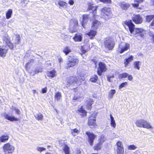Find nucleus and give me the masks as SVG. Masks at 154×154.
I'll list each match as a JSON object with an SVG mask.
<instances>
[{
    "label": "nucleus",
    "mask_w": 154,
    "mask_h": 154,
    "mask_svg": "<svg viewBox=\"0 0 154 154\" xmlns=\"http://www.w3.org/2000/svg\"><path fill=\"white\" fill-rule=\"evenodd\" d=\"M125 24L128 27L131 34L134 35L138 39H140L143 37L145 33V30L142 28L135 29V26L132 23L131 20L125 21Z\"/></svg>",
    "instance_id": "obj_1"
},
{
    "label": "nucleus",
    "mask_w": 154,
    "mask_h": 154,
    "mask_svg": "<svg viewBox=\"0 0 154 154\" xmlns=\"http://www.w3.org/2000/svg\"><path fill=\"white\" fill-rule=\"evenodd\" d=\"M100 11H101V17L106 20L111 17V11L110 8L104 7L101 9Z\"/></svg>",
    "instance_id": "obj_2"
},
{
    "label": "nucleus",
    "mask_w": 154,
    "mask_h": 154,
    "mask_svg": "<svg viewBox=\"0 0 154 154\" xmlns=\"http://www.w3.org/2000/svg\"><path fill=\"white\" fill-rule=\"evenodd\" d=\"M79 62V60L74 57H70L67 62L66 67L68 68L75 66Z\"/></svg>",
    "instance_id": "obj_3"
},
{
    "label": "nucleus",
    "mask_w": 154,
    "mask_h": 154,
    "mask_svg": "<svg viewBox=\"0 0 154 154\" xmlns=\"http://www.w3.org/2000/svg\"><path fill=\"white\" fill-rule=\"evenodd\" d=\"M105 48L109 50H112L114 48L115 43L112 38H106L104 42Z\"/></svg>",
    "instance_id": "obj_4"
},
{
    "label": "nucleus",
    "mask_w": 154,
    "mask_h": 154,
    "mask_svg": "<svg viewBox=\"0 0 154 154\" xmlns=\"http://www.w3.org/2000/svg\"><path fill=\"white\" fill-rule=\"evenodd\" d=\"M67 85L70 86V85L76 84L80 85L81 84V82L79 77L72 76L69 78L67 80Z\"/></svg>",
    "instance_id": "obj_5"
},
{
    "label": "nucleus",
    "mask_w": 154,
    "mask_h": 154,
    "mask_svg": "<svg viewBox=\"0 0 154 154\" xmlns=\"http://www.w3.org/2000/svg\"><path fill=\"white\" fill-rule=\"evenodd\" d=\"M130 47V44L124 42H121L119 46L118 51L121 54L127 50Z\"/></svg>",
    "instance_id": "obj_6"
},
{
    "label": "nucleus",
    "mask_w": 154,
    "mask_h": 154,
    "mask_svg": "<svg viewBox=\"0 0 154 154\" xmlns=\"http://www.w3.org/2000/svg\"><path fill=\"white\" fill-rule=\"evenodd\" d=\"M78 25V22L77 20L75 19L71 20L70 22V25L69 26V31L71 33H72L75 32L76 31V27Z\"/></svg>",
    "instance_id": "obj_7"
},
{
    "label": "nucleus",
    "mask_w": 154,
    "mask_h": 154,
    "mask_svg": "<svg viewBox=\"0 0 154 154\" xmlns=\"http://www.w3.org/2000/svg\"><path fill=\"white\" fill-rule=\"evenodd\" d=\"M98 66L97 73L100 76L102 75L103 72H106V71L107 68L105 64L102 62L99 63Z\"/></svg>",
    "instance_id": "obj_8"
},
{
    "label": "nucleus",
    "mask_w": 154,
    "mask_h": 154,
    "mask_svg": "<svg viewBox=\"0 0 154 154\" xmlns=\"http://www.w3.org/2000/svg\"><path fill=\"white\" fill-rule=\"evenodd\" d=\"M3 149L5 153L7 152L10 153L13 151L14 148L13 146L11 145L9 143H8L4 145L3 146Z\"/></svg>",
    "instance_id": "obj_9"
},
{
    "label": "nucleus",
    "mask_w": 154,
    "mask_h": 154,
    "mask_svg": "<svg viewBox=\"0 0 154 154\" xmlns=\"http://www.w3.org/2000/svg\"><path fill=\"white\" fill-rule=\"evenodd\" d=\"M82 25L84 28H87V26L86 25L87 22L90 19L89 15L84 14L82 15Z\"/></svg>",
    "instance_id": "obj_10"
},
{
    "label": "nucleus",
    "mask_w": 154,
    "mask_h": 154,
    "mask_svg": "<svg viewBox=\"0 0 154 154\" xmlns=\"http://www.w3.org/2000/svg\"><path fill=\"white\" fill-rule=\"evenodd\" d=\"M132 19L133 22L137 24L141 23L143 21L142 17L139 15H134Z\"/></svg>",
    "instance_id": "obj_11"
},
{
    "label": "nucleus",
    "mask_w": 154,
    "mask_h": 154,
    "mask_svg": "<svg viewBox=\"0 0 154 154\" xmlns=\"http://www.w3.org/2000/svg\"><path fill=\"white\" fill-rule=\"evenodd\" d=\"M86 134L88 137V142L91 146L93 145L94 140L96 136L93 133L90 132H87Z\"/></svg>",
    "instance_id": "obj_12"
},
{
    "label": "nucleus",
    "mask_w": 154,
    "mask_h": 154,
    "mask_svg": "<svg viewBox=\"0 0 154 154\" xmlns=\"http://www.w3.org/2000/svg\"><path fill=\"white\" fill-rule=\"evenodd\" d=\"M100 24V22L97 20H94L92 23L91 26V29L97 30Z\"/></svg>",
    "instance_id": "obj_13"
},
{
    "label": "nucleus",
    "mask_w": 154,
    "mask_h": 154,
    "mask_svg": "<svg viewBox=\"0 0 154 154\" xmlns=\"http://www.w3.org/2000/svg\"><path fill=\"white\" fill-rule=\"evenodd\" d=\"M105 141V140L103 139V136H101L99 140V142L94 147V149L95 150H99L101 149V146L102 145V143Z\"/></svg>",
    "instance_id": "obj_14"
},
{
    "label": "nucleus",
    "mask_w": 154,
    "mask_h": 154,
    "mask_svg": "<svg viewBox=\"0 0 154 154\" xmlns=\"http://www.w3.org/2000/svg\"><path fill=\"white\" fill-rule=\"evenodd\" d=\"M6 47L4 45L1 47L0 45V56L4 57L5 56L6 54L8 51Z\"/></svg>",
    "instance_id": "obj_15"
},
{
    "label": "nucleus",
    "mask_w": 154,
    "mask_h": 154,
    "mask_svg": "<svg viewBox=\"0 0 154 154\" xmlns=\"http://www.w3.org/2000/svg\"><path fill=\"white\" fill-rule=\"evenodd\" d=\"M42 71V68L40 67L39 66L34 68V69L31 70L30 72V73L31 75L33 76L36 74Z\"/></svg>",
    "instance_id": "obj_16"
},
{
    "label": "nucleus",
    "mask_w": 154,
    "mask_h": 154,
    "mask_svg": "<svg viewBox=\"0 0 154 154\" xmlns=\"http://www.w3.org/2000/svg\"><path fill=\"white\" fill-rule=\"evenodd\" d=\"M119 6L122 9L126 10L130 7L129 4L125 3L124 2H121L119 3Z\"/></svg>",
    "instance_id": "obj_17"
},
{
    "label": "nucleus",
    "mask_w": 154,
    "mask_h": 154,
    "mask_svg": "<svg viewBox=\"0 0 154 154\" xmlns=\"http://www.w3.org/2000/svg\"><path fill=\"white\" fill-rule=\"evenodd\" d=\"M97 7L94 6L93 5H91L89 3L88 5V10L91 11L90 12H92L94 15H95L96 13Z\"/></svg>",
    "instance_id": "obj_18"
},
{
    "label": "nucleus",
    "mask_w": 154,
    "mask_h": 154,
    "mask_svg": "<svg viewBox=\"0 0 154 154\" xmlns=\"http://www.w3.org/2000/svg\"><path fill=\"white\" fill-rule=\"evenodd\" d=\"M4 117L6 119L11 121H16L18 120V119L17 118H15L14 116H11L10 115L6 113L4 114Z\"/></svg>",
    "instance_id": "obj_19"
},
{
    "label": "nucleus",
    "mask_w": 154,
    "mask_h": 154,
    "mask_svg": "<svg viewBox=\"0 0 154 154\" xmlns=\"http://www.w3.org/2000/svg\"><path fill=\"white\" fill-rule=\"evenodd\" d=\"M9 136L7 134H5L2 135L0 137V143L5 142L8 140Z\"/></svg>",
    "instance_id": "obj_20"
},
{
    "label": "nucleus",
    "mask_w": 154,
    "mask_h": 154,
    "mask_svg": "<svg viewBox=\"0 0 154 154\" xmlns=\"http://www.w3.org/2000/svg\"><path fill=\"white\" fill-rule=\"evenodd\" d=\"M95 118H93V119L90 118L88 120V125L91 126H95L96 125Z\"/></svg>",
    "instance_id": "obj_21"
},
{
    "label": "nucleus",
    "mask_w": 154,
    "mask_h": 154,
    "mask_svg": "<svg viewBox=\"0 0 154 154\" xmlns=\"http://www.w3.org/2000/svg\"><path fill=\"white\" fill-rule=\"evenodd\" d=\"M76 112L78 113H82V115L83 116H86L87 112L84 109L83 106H82L80 108H78Z\"/></svg>",
    "instance_id": "obj_22"
},
{
    "label": "nucleus",
    "mask_w": 154,
    "mask_h": 154,
    "mask_svg": "<svg viewBox=\"0 0 154 154\" xmlns=\"http://www.w3.org/2000/svg\"><path fill=\"white\" fill-rule=\"evenodd\" d=\"M73 39L75 42H81L82 39V37L80 35L75 34Z\"/></svg>",
    "instance_id": "obj_23"
},
{
    "label": "nucleus",
    "mask_w": 154,
    "mask_h": 154,
    "mask_svg": "<svg viewBox=\"0 0 154 154\" xmlns=\"http://www.w3.org/2000/svg\"><path fill=\"white\" fill-rule=\"evenodd\" d=\"M133 57L132 55L131 56L129 57L127 59H126L124 60V63L125 66L126 67L130 62H131L133 60Z\"/></svg>",
    "instance_id": "obj_24"
},
{
    "label": "nucleus",
    "mask_w": 154,
    "mask_h": 154,
    "mask_svg": "<svg viewBox=\"0 0 154 154\" xmlns=\"http://www.w3.org/2000/svg\"><path fill=\"white\" fill-rule=\"evenodd\" d=\"M56 73L55 70H53L51 71H48L47 73L48 76L53 78L56 75Z\"/></svg>",
    "instance_id": "obj_25"
},
{
    "label": "nucleus",
    "mask_w": 154,
    "mask_h": 154,
    "mask_svg": "<svg viewBox=\"0 0 154 154\" xmlns=\"http://www.w3.org/2000/svg\"><path fill=\"white\" fill-rule=\"evenodd\" d=\"M96 30H94L92 29L90 32L86 33V34L90 36H91L92 38H93L95 36L96 34Z\"/></svg>",
    "instance_id": "obj_26"
},
{
    "label": "nucleus",
    "mask_w": 154,
    "mask_h": 154,
    "mask_svg": "<svg viewBox=\"0 0 154 154\" xmlns=\"http://www.w3.org/2000/svg\"><path fill=\"white\" fill-rule=\"evenodd\" d=\"M63 51L66 55H67L71 51L70 47L68 46L65 47L63 49Z\"/></svg>",
    "instance_id": "obj_27"
},
{
    "label": "nucleus",
    "mask_w": 154,
    "mask_h": 154,
    "mask_svg": "<svg viewBox=\"0 0 154 154\" xmlns=\"http://www.w3.org/2000/svg\"><path fill=\"white\" fill-rule=\"evenodd\" d=\"M146 21L147 22H150L152 20L154 19V15H148L146 16Z\"/></svg>",
    "instance_id": "obj_28"
},
{
    "label": "nucleus",
    "mask_w": 154,
    "mask_h": 154,
    "mask_svg": "<svg viewBox=\"0 0 154 154\" xmlns=\"http://www.w3.org/2000/svg\"><path fill=\"white\" fill-rule=\"evenodd\" d=\"M110 116L111 119V125L113 128H115L116 125L115 121L114 120L113 117L112 116V115L111 114H110Z\"/></svg>",
    "instance_id": "obj_29"
},
{
    "label": "nucleus",
    "mask_w": 154,
    "mask_h": 154,
    "mask_svg": "<svg viewBox=\"0 0 154 154\" xmlns=\"http://www.w3.org/2000/svg\"><path fill=\"white\" fill-rule=\"evenodd\" d=\"M20 37L19 35H16L14 40V44L17 45L20 43Z\"/></svg>",
    "instance_id": "obj_30"
},
{
    "label": "nucleus",
    "mask_w": 154,
    "mask_h": 154,
    "mask_svg": "<svg viewBox=\"0 0 154 154\" xmlns=\"http://www.w3.org/2000/svg\"><path fill=\"white\" fill-rule=\"evenodd\" d=\"M62 97L61 94L59 92L55 93L54 98L55 100L57 101H59L61 99Z\"/></svg>",
    "instance_id": "obj_31"
},
{
    "label": "nucleus",
    "mask_w": 154,
    "mask_h": 154,
    "mask_svg": "<svg viewBox=\"0 0 154 154\" xmlns=\"http://www.w3.org/2000/svg\"><path fill=\"white\" fill-rule=\"evenodd\" d=\"M143 2V0H137L134 1V3L132 4L133 7L137 8L139 6V4Z\"/></svg>",
    "instance_id": "obj_32"
},
{
    "label": "nucleus",
    "mask_w": 154,
    "mask_h": 154,
    "mask_svg": "<svg viewBox=\"0 0 154 154\" xmlns=\"http://www.w3.org/2000/svg\"><path fill=\"white\" fill-rule=\"evenodd\" d=\"M143 119H139L137 121L136 124L137 126L140 128H142L143 126L142 125Z\"/></svg>",
    "instance_id": "obj_33"
},
{
    "label": "nucleus",
    "mask_w": 154,
    "mask_h": 154,
    "mask_svg": "<svg viewBox=\"0 0 154 154\" xmlns=\"http://www.w3.org/2000/svg\"><path fill=\"white\" fill-rule=\"evenodd\" d=\"M63 151L65 154H70L69 148L67 145H65L63 149Z\"/></svg>",
    "instance_id": "obj_34"
},
{
    "label": "nucleus",
    "mask_w": 154,
    "mask_h": 154,
    "mask_svg": "<svg viewBox=\"0 0 154 154\" xmlns=\"http://www.w3.org/2000/svg\"><path fill=\"white\" fill-rule=\"evenodd\" d=\"M141 62L139 61H136L134 62V68L139 70L140 68L139 65L140 64Z\"/></svg>",
    "instance_id": "obj_35"
},
{
    "label": "nucleus",
    "mask_w": 154,
    "mask_h": 154,
    "mask_svg": "<svg viewBox=\"0 0 154 154\" xmlns=\"http://www.w3.org/2000/svg\"><path fill=\"white\" fill-rule=\"evenodd\" d=\"M3 41L4 43L6 44H7L10 41L9 37L8 35H5L4 36Z\"/></svg>",
    "instance_id": "obj_36"
},
{
    "label": "nucleus",
    "mask_w": 154,
    "mask_h": 154,
    "mask_svg": "<svg viewBox=\"0 0 154 154\" xmlns=\"http://www.w3.org/2000/svg\"><path fill=\"white\" fill-rule=\"evenodd\" d=\"M12 14V11L11 9H9L6 13V18L7 19H9L11 17Z\"/></svg>",
    "instance_id": "obj_37"
},
{
    "label": "nucleus",
    "mask_w": 154,
    "mask_h": 154,
    "mask_svg": "<svg viewBox=\"0 0 154 154\" xmlns=\"http://www.w3.org/2000/svg\"><path fill=\"white\" fill-rule=\"evenodd\" d=\"M98 79V77L97 75H94L92 76L90 80L92 82H96Z\"/></svg>",
    "instance_id": "obj_38"
},
{
    "label": "nucleus",
    "mask_w": 154,
    "mask_h": 154,
    "mask_svg": "<svg viewBox=\"0 0 154 154\" xmlns=\"http://www.w3.org/2000/svg\"><path fill=\"white\" fill-rule=\"evenodd\" d=\"M35 118L38 120H42L43 118V115L40 113H39L35 115Z\"/></svg>",
    "instance_id": "obj_39"
},
{
    "label": "nucleus",
    "mask_w": 154,
    "mask_h": 154,
    "mask_svg": "<svg viewBox=\"0 0 154 154\" xmlns=\"http://www.w3.org/2000/svg\"><path fill=\"white\" fill-rule=\"evenodd\" d=\"M82 98L81 96L80 95V93L77 94H75L74 98H73V100H79L80 99Z\"/></svg>",
    "instance_id": "obj_40"
},
{
    "label": "nucleus",
    "mask_w": 154,
    "mask_h": 154,
    "mask_svg": "<svg viewBox=\"0 0 154 154\" xmlns=\"http://www.w3.org/2000/svg\"><path fill=\"white\" fill-rule=\"evenodd\" d=\"M116 91L115 90H111L109 93V97L112 98L113 97L114 95L116 93Z\"/></svg>",
    "instance_id": "obj_41"
},
{
    "label": "nucleus",
    "mask_w": 154,
    "mask_h": 154,
    "mask_svg": "<svg viewBox=\"0 0 154 154\" xmlns=\"http://www.w3.org/2000/svg\"><path fill=\"white\" fill-rule=\"evenodd\" d=\"M146 123H144V125H143V128H146L147 129L151 128H152V126L150 125L149 123L146 120Z\"/></svg>",
    "instance_id": "obj_42"
},
{
    "label": "nucleus",
    "mask_w": 154,
    "mask_h": 154,
    "mask_svg": "<svg viewBox=\"0 0 154 154\" xmlns=\"http://www.w3.org/2000/svg\"><path fill=\"white\" fill-rule=\"evenodd\" d=\"M58 4L61 7H64L67 5L66 3L63 1H59L58 2Z\"/></svg>",
    "instance_id": "obj_43"
},
{
    "label": "nucleus",
    "mask_w": 154,
    "mask_h": 154,
    "mask_svg": "<svg viewBox=\"0 0 154 154\" xmlns=\"http://www.w3.org/2000/svg\"><path fill=\"white\" fill-rule=\"evenodd\" d=\"M117 154H124V149L123 148L117 149L116 151Z\"/></svg>",
    "instance_id": "obj_44"
},
{
    "label": "nucleus",
    "mask_w": 154,
    "mask_h": 154,
    "mask_svg": "<svg viewBox=\"0 0 154 154\" xmlns=\"http://www.w3.org/2000/svg\"><path fill=\"white\" fill-rule=\"evenodd\" d=\"M117 146V149L123 148V145L122 144V143L120 141H118L116 143Z\"/></svg>",
    "instance_id": "obj_45"
},
{
    "label": "nucleus",
    "mask_w": 154,
    "mask_h": 154,
    "mask_svg": "<svg viewBox=\"0 0 154 154\" xmlns=\"http://www.w3.org/2000/svg\"><path fill=\"white\" fill-rule=\"evenodd\" d=\"M137 148V147L134 145L132 144L129 145L128 147V149L129 150H134Z\"/></svg>",
    "instance_id": "obj_46"
},
{
    "label": "nucleus",
    "mask_w": 154,
    "mask_h": 154,
    "mask_svg": "<svg viewBox=\"0 0 154 154\" xmlns=\"http://www.w3.org/2000/svg\"><path fill=\"white\" fill-rule=\"evenodd\" d=\"M6 44L11 49H12L14 48V45L10 41Z\"/></svg>",
    "instance_id": "obj_47"
},
{
    "label": "nucleus",
    "mask_w": 154,
    "mask_h": 154,
    "mask_svg": "<svg viewBox=\"0 0 154 154\" xmlns=\"http://www.w3.org/2000/svg\"><path fill=\"white\" fill-rule=\"evenodd\" d=\"M93 100L91 99L88 102L87 105V107L88 109H90L91 108V106L93 103Z\"/></svg>",
    "instance_id": "obj_48"
},
{
    "label": "nucleus",
    "mask_w": 154,
    "mask_h": 154,
    "mask_svg": "<svg viewBox=\"0 0 154 154\" xmlns=\"http://www.w3.org/2000/svg\"><path fill=\"white\" fill-rule=\"evenodd\" d=\"M128 76V74L127 73H124L120 74V77L121 78H125Z\"/></svg>",
    "instance_id": "obj_49"
},
{
    "label": "nucleus",
    "mask_w": 154,
    "mask_h": 154,
    "mask_svg": "<svg viewBox=\"0 0 154 154\" xmlns=\"http://www.w3.org/2000/svg\"><path fill=\"white\" fill-rule=\"evenodd\" d=\"M128 85V83L127 82L122 83H121L119 86V89H120L122 88L125 87Z\"/></svg>",
    "instance_id": "obj_50"
},
{
    "label": "nucleus",
    "mask_w": 154,
    "mask_h": 154,
    "mask_svg": "<svg viewBox=\"0 0 154 154\" xmlns=\"http://www.w3.org/2000/svg\"><path fill=\"white\" fill-rule=\"evenodd\" d=\"M71 133L73 135H74V133H76L77 134H78L79 132L78 130L76 128H75L74 129H71Z\"/></svg>",
    "instance_id": "obj_51"
},
{
    "label": "nucleus",
    "mask_w": 154,
    "mask_h": 154,
    "mask_svg": "<svg viewBox=\"0 0 154 154\" xmlns=\"http://www.w3.org/2000/svg\"><path fill=\"white\" fill-rule=\"evenodd\" d=\"M149 35L151 37V40H152L153 42H154V34L150 32L149 34Z\"/></svg>",
    "instance_id": "obj_52"
},
{
    "label": "nucleus",
    "mask_w": 154,
    "mask_h": 154,
    "mask_svg": "<svg viewBox=\"0 0 154 154\" xmlns=\"http://www.w3.org/2000/svg\"><path fill=\"white\" fill-rule=\"evenodd\" d=\"M37 149L38 151L39 152H42V151L45 150L46 149L45 148L43 147H37Z\"/></svg>",
    "instance_id": "obj_53"
},
{
    "label": "nucleus",
    "mask_w": 154,
    "mask_h": 154,
    "mask_svg": "<svg viewBox=\"0 0 154 154\" xmlns=\"http://www.w3.org/2000/svg\"><path fill=\"white\" fill-rule=\"evenodd\" d=\"M13 109H14V110H15L16 111V113L17 114H20V111L19 110V109H18L17 108H16L15 107H14Z\"/></svg>",
    "instance_id": "obj_54"
},
{
    "label": "nucleus",
    "mask_w": 154,
    "mask_h": 154,
    "mask_svg": "<svg viewBox=\"0 0 154 154\" xmlns=\"http://www.w3.org/2000/svg\"><path fill=\"white\" fill-rule=\"evenodd\" d=\"M100 2L106 3H110L111 2V0H100Z\"/></svg>",
    "instance_id": "obj_55"
},
{
    "label": "nucleus",
    "mask_w": 154,
    "mask_h": 154,
    "mask_svg": "<svg viewBox=\"0 0 154 154\" xmlns=\"http://www.w3.org/2000/svg\"><path fill=\"white\" fill-rule=\"evenodd\" d=\"M128 79L129 81H132L133 79V77L131 75H129L128 74V76H127Z\"/></svg>",
    "instance_id": "obj_56"
},
{
    "label": "nucleus",
    "mask_w": 154,
    "mask_h": 154,
    "mask_svg": "<svg viewBox=\"0 0 154 154\" xmlns=\"http://www.w3.org/2000/svg\"><path fill=\"white\" fill-rule=\"evenodd\" d=\"M47 88L45 87L42 89V92L43 93H45L47 92Z\"/></svg>",
    "instance_id": "obj_57"
},
{
    "label": "nucleus",
    "mask_w": 154,
    "mask_h": 154,
    "mask_svg": "<svg viewBox=\"0 0 154 154\" xmlns=\"http://www.w3.org/2000/svg\"><path fill=\"white\" fill-rule=\"evenodd\" d=\"M81 50L82 51V54H84L85 53V52H86V51L85 50V49L83 47L81 46Z\"/></svg>",
    "instance_id": "obj_58"
},
{
    "label": "nucleus",
    "mask_w": 154,
    "mask_h": 154,
    "mask_svg": "<svg viewBox=\"0 0 154 154\" xmlns=\"http://www.w3.org/2000/svg\"><path fill=\"white\" fill-rule=\"evenodd\" d=\"M150 26L152 27V29H154V19L150 24Z\"/></svg>",
    "instance_id": "obj_59"
},
{
    "label": "nucleus",
    "mask_w": 154,
    "mask_h": 154,
    "mask_svg": "<svg viewBox=\"0 0 154 154\" xmlns=\"http://www.w3.org/2000/svg\"><path fill=\"white\" fill-rule=\"evenodd\" d=\"M81 151L80 149H77L76 152V154H79L81 153Z\"/></svg>",
    "instance_id": "obj_60"
},
{
    "label": "nucleus",
    "mask_w": 154,
    "mask_h": 154,
    "mask_svg": "<svg viewBox=\"0 0 154 154\" xmlns=\"http://www.w3.org/2000/svg\"><path fill=\"white\" fill-rule=\"evenodd\" d=\"M69 3L71 5H72L74 4V2L73 0H69Z\"/></svg>",
    "instance_id": "obj_61"
},
{
    "label": "nucleus",
    "mask_w": 154,
    "mask_h": 154,
    "mask_svg": "<svg viewBox=\"0 0 154 154\" xmlns=\"http://www.w3.org/2000/svg\"><path fill=\"white\" fill-rule=\"evenodd\" d=\"M58 61L60 63H61L63 62V60L61 57H59L58 58Z\"/></svg>",
    "instance_id": "obj_62"
},
{
    "label": "nucleus",
    "mask_w": 154,
    "mask_h": 154,
    "mask_svg": "<svg viewBox=\"0 0 154 154\" xmlns=\"http://www.w3.org/2000/svg\"><path fill=\"white\" fill-rule=\"evenodd\" d=\"M107 80L109 82H112V81L111 80V78L109 76L107 77Z\"/></svg>",
    "instance_id": "obj_63"
},
{
    "label": "nucleus",
    "mask_w": 154,
    "mask_h": 154,
    "mask_svg": "<svg viewBox=\"0 0 154 154\" xmlns=\"http://www.w3.org/2000/svg\"><path fill=\"white\" fill-rule=\"evenodd\" d=\"M142 122H143V123H142V125H143V126L142 127V128H143V125H144V123H146V120H144V119H143V121H142Z\"/></svg>",
    "instance_id": "obj_64"
}]
</instances>
